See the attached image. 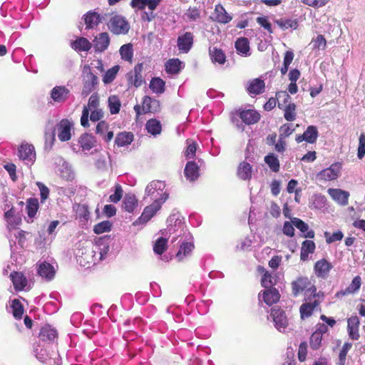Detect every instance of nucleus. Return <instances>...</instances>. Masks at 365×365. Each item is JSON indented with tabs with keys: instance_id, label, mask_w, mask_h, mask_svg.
<instances>
[{
	"instance_id": "2f4dec72",
	"label": "nucleus",
	"mask_w": 365,
	"mask_h": 365,
	"mask_svg": "<svg viewBox=\"0 0 365 365\" xmlns=\"http://www.w3.org/2000/svg\"><path fill=\"white\" fill-rule=\"evenodd\" d=\"M291 222L298 230L303 233V237L305 238L312 239L314 237V232L312 230H309V225L299 218H291Z\"/></svg>"
},
{
	"instance_id": "39448f33",
	"label": "nucleus",
	"mask_w": 365,
	"mask_h": 365,
	"mask_svg": "<svg viewBox=\"0 0 365 365\" xmlns=\"http://www.w3.org/2000/svg\"><path fill=\"white\" fill-rule=\"evenodd\" d=\"M106 23L110 32L115 35L127 34L130 30L128 21L121 15H110Z\"/></svg>"
},
{
	"instance_id": "c03bdc74",
	"label": "nucleus",
	"mask_w": 365,
	"mask_h": 365,
	"mask_svg": "<svg viewBox=\"0 0 365 365\" xmlns=\"http://www.w3.org/2000/svg\"><path fill=\"white\" fill-rule=\"evenodd\" d=\"M210 56L213 63L223 65L226 61V56L222 49L213 48L210 49Z\"/></svg>"
},
{
	"instance_id": "e433bc0d",
	"label": "nucleus",
	"mask_w": 365,
	"mask_h": 365,
	"mask_svg": "<svg viewBox=\"0 0 365 365\" xmlns=\"http://www.w3.org/2000/svg\"><path fill=\"white\" fill-rule=\"evenodd\" d=\"M319 302L317 299L302 304L300 307L301 318L305 319L309 317L316 307L319 306Z\"/></svg>"
},
{
	"instance_id": "1a4fd4ad",
	"label": "nucleus",
	"mask_w": 365,
	"mask_h": 365,
	"mask_svg": "<svg viewBox=\"0 0 365 365\" xmlns=\"http://www.w3.org/2000/svg\"><path fill=\"white\" fill-rule=\"evenodd\" d=\"M18 156L24 164L31 167L36 161V151L33 145L22 144L18 150Z\"/></svg>"
},
{
	"instance_id": "f257e3e1",
	"label": "nucleus",
	"mask_w": 365,
	"mask_h": 365,
	"mask_svg": "<svg viewBox=\"0 0 365 365\" xmlns=\"http://www.w3.org/2000/svg\"><path fill=\"white\" fill-rule=\"evenodd\" d=\"M165 182L161 180H153L145 187V197H150L153 202L165 203L169 197L165 190Z\"/></svg>"
},
{
	"instance_id": "dca6fc26",
	"label": "nucleus",
	"mask_w": 365,
	"mask_h": 365,
	"mask_svg": "<svg viewBox=\"0 0 365 365\" xmlns=\"http://www.w3.org/2000/svg\"><path fill=\"white\" fill-rule=\"evenodd\" d=\"M143 70V64L142 63H139L135 66L133 71L127 74V78L129 83L133 84L135 88L141 86L145 83V80L142 76Z\"/></svg>"
},
{
	"instance_id": "b1692460",
	"label": "nucleus",
	"mask_w": 365,
	"mask_h": 365,
	"mask_svg": "<svg viewBox=\"0 0 365 365\" xmlns=\"http://www.w3.org/2000/svg\"><path fill=\"white\" fill-rule=\"evenodd\" d=\"M332 264L325 259L318 260L314 264V272L317 277L326 279L331 269Z\"/></svg>"
},
{
	"instance_id": "13d9d810",
	"label": "nucleus",
	"mask_w": 365,
	"mask_h": 365,
	"mask_svg": "<svg viewBox=\"0 0 365 365\" xmlns=\"http://www.w3.org/2000/svg\"><path fill=\"white\" fill-rule=\"evenodd\" d=\"M167 239L160 237L155 242L153 245V251L157 255H162L167 249Z\"/></svg>"
},
{
	"instance_id": "0eeeda50",
	"label": "nucleus",
	"mask_w": 365,
	"mask_h": 365,
	"mask_svg": "<svg viewBox=\"0 0 365 365\" xmlns=\"http://www.w3.org/2000/svg\"><path fill=\"white\" fill-rule=\"evenodd\" d=\"M328 331L329 329L325 324L318 323L316 325V330L309 338V346L312 349L318 350L325 344L324 335L327 334Z\"/></svg>"
},
{
	"instance_id": "6e6552de",
	"label": "nucleus",
	"mask_w": 365,
	"mask_h": 365,
	"mask_svg": "<svg viewBox=\"0 0 365 365\" xmlns=\"http://www.w3.org/2000/svg\"><path fill=\"white\" fill-rule=\"evenodd\" d=\"M51 101L52 104H63L66 103L70 96L71 91L65 86H55L49 93Z\"/></svg>"
},
{
	"instance_id": "7c9ffc66",
	"label": "nucleus",
	"mask_w": 365,
	"mask_h": 365,
	"mask_svg": "<svg viewBox=\"0 0 365 365\" xmlns=\"http://www.w3.org/2000/svg\"><path fill=\"white\" fill-rule=\"evenodd\" d=\"M361 285V279L360 276H356L352 279L351 284L345 289L336 292V297H342L348 294H354L358 292Z\"/></svg>"
},
{
	"instance_id": "a878e982",
	"label": "nucleus",
	"mask_w": 365,
	"mask_h": 365,
	"mask_svg": "<svg viewBox=\"0 0 365 365\" xmlns=\"http://www.w3.org/2000/svg\"><path fill=\"white\" fill-rule=\"evenodd\" d=\"M78 142L81 151L87 154V152L90 151L96 145V140L92 134L85 133L79 137Z\"/></svg>"
},
{
	"instance_id": "a18cd8bd",
	"label": "nucleus",
	"mask_w": 365,
	"mask_h": 365,
	"mask_svg": "<svg viewBox=\"0 0 365 365\" xmlns=\"http://www.w3.org/2000/svg\"><path fill=\"white\" fill-rule=\"evenodd\" d=\"M147 131L153 135H159L162 130V125L160 120L154 118L150 119L145 124Z\"/></svg>"
},
{
	"instance_id": "58836bf2",
	"label": "nucleus",
	"mask_w": 365,
	"mask_h": 365,
	"mask_svg": "<svg viewBox=\"0 0 365 365\" xmlns=\"http://www.w3.org/2000/svg\"><path fill=\"white\" fill-rule=\"evenodd\" d=\"M57 336L56 330L50 325L43 326L40 331L39 337L43 341H52Z\"/></svg>"
},
{
	"instance_id": "6e6d98bb",
	"label": "nucleus",
	"mask_w": 365,
	"mask_h": 365,
	"mask_svg": "<svg viewBox=\"0 0 365 365\" xmlns=\"http://www.w3.org/2000/svg\"><path fill=\"white\" fill-rule=\"evenodd\" d=\"M284 111V117L287 121H294L296 119V105L289 103L282 108Z\"/></svg>"
},
{
	"instance_id": "e2e57ef3",
	"label": "nucleus",
	"mask_w": 365,
	"mask_h": 365,
	"mask_svg": "<svg viewBox=\"0 0 365 365\" xmlns=\"http://www.w3.org/2000/svg\"><path fill=\"white\" fill-rule=\"evenodd\" d=\"M276 98L278 101V107L282 109L286 104L289 102L291 98L287 91H279L276 93Z\"/></svg>"
},
{
	"instance_id": "6ab92c4d",
	"label": "nucleus",
	"mask_w": 365,
	"mask_h": 365,
	"mask_svg": "<svg viewBox=\"0 0 365 365\" xmlns=\"http://www.w3.org/2000/svg\"><path fill=\"white\" fill-rule=\"evenodd\" d=\"M328 194L339 205L345 206L349 202V192L339 188H329Z\"/></svg>"
},
{
	"instance_id": "680f3d73",
	"label": "nucleus",
	"mask_w": 365,
	"mask_h": 365,
	"mask_svg": "<svg viewBox=\"0 0 365 365\" xmlns=\"http://www.w3.org/2000/svg\"><path fill=\"white\" fill-rule=\"evenodd\" d=\"M112 223L108 220H105L96 224L94 226L93 231L96 234L100 235L106 232H109L111 229Z\"/></svg>"
},
{
	"instance_id": "ea45409f",
	"label": "nucleus",
	"mask_w": 365,
	"mask_h": 365,
	"mask_svg": "<svg viewBox=\"0 0 365 365\" xmlns=\"http://www.w3.org/2000/svg\"><path fill=\"white\" fill-rule=\"evenodd\" d=\"M133 141V134L130 132L119 133L115 139V144L118 147H124L131 144Z\"/></svg>"
},
{
	"instance_id": "f3484780",
	"label": "nucleus",
	"mask_w": 365,
	"mask_h": 365,
	"mask_svg": "<svg viewBox=\"0 0 365 365\" xmlns=\"http://www.w3.org/2000/svg\"><path fill=\"white\" fill-rule=\"evenodd\" d=\"M194 36L191 32H185L178 37L177 46L179 51L187 53L193 45Z\"/></svg>"
},
{
	"instance_id": "c756f323",
	"label": "nucleus",
	"mask_w": 365,
	"mask_h": 365,
	"mask_svg": "<svg viewBox=\"0 0 365 365\" xmlns=\"http://www.w3.org/2000/svg\"><path fill=\"white\" fill-rule=\"evenodd\" d=\"M184 175L187 180L194 182L200 176V168L194 161H188L184 169Z\"/></svg>"
},
{
	"instance_id": "72a5a7b5",
	"label": "nucleus",
	"mask_w": 365,
	"mask_h": 365,
	"mask_svg": "<svg viewBox=\"0 0 365 365\" xmlns=\"http://www.w3.org/2000/svg\"><path fill=\"white\" fill-rule=\"evenodd\" d=\"M10 277L16 290H23L27 284V279L21 272H14Z\"/></svg>"
},
{
	"instance_id": "37998d69",
	"label": "nucleus",
	"mask_w": 365,
	"mask_h": 365,
	"mask_svg": "<svg viewBox=\"0 0 365 365\" xmlns=\"http://www.w3.org/2000/svg\"><path fill=\"white\" fill-rule=\"evenodd\" d=\"M169 231H175L176 227H180L183 224V217L179 213L171 214L167 220Z\"/></svg>"
},
{
	"instance_id": "774afa93",
	"label": "nucleus",
	"mask_w": 365,
	"mask_h": 365,
	"mask_svg": "<svg viewBox=\"0 0 365 365\" xmlns=\"http://www.w3.org/2000/svg\"><path fill=\"white\" fill-rule=\"evenodd\" d=\"M257 23L264 29H266L269 34H272V25L268 21L267 16H259L256 19Z\"/></svg>"
},
{
	"instance_id": "bf43d9fd",
	"label": "nucleus",
	"mask_w": 365,
	"mask_h": 365,
	"mask_svg": "<svg viewBox=\"0 0 365 365\" xmlns=\"http://www.w3.org/2000/svg\"><path fill=\"white\" fill-rule=\"evenodd\" d=\"M119 66H114L109 68L103 77V81L105 84H109L113 81L115 78L116 75L119 71Z\"/></svg>"
},
{
	"instance_id": "473e14b6",
	"label": "nucleus",
	"mask_w": 365,
	"mask_h": 365,
	"mask_svg": "<svg viewBox=\"0 0 365 365\" xmlns=\"http://www.w3.org/2000/svg\"><path fill=\"white\" fill-rule=\"evenodd\" d=\"M238 54L242 56H250V47L248 39L245 37L239 38L235 43Z\"/></svg>"
},
{
	"instance_id": "4468645a",
	"label": "nucleus",
	"mask_w": 365,
	"mask_h": 365,
	"mask_svg": "<svg viewBox=\"0 0 365 365\" xmlns=\"http://www.w3.org/2000/svg\"><path fill=\"white\" fill-rule=\"evenodd\" d=\"M280 299V294L277 289H269L262 291L258 294L259 303L260 304L264 302L268 306L279 302Z\"/></svg>"
},
{
	"instance_id": "0e129e2a",
	"label": "nucleus",
	"mask_w": 365,
	"mask_h": 365,
	"mask_svg": "<svg viewBox=\"0 0 365 365\" xmlns=\"http://www.w3.org/2000/svg\"><path fill=\"white\" fill-rule=\"evenodd\" d=\"M324 237L327 244H331L336 241H341L344 237V234L340 230L334 232L332 235L329 232H325Z\"/></svg>"
},
{
	"instance_id": "ddd939ff",
	"label": "nucleus",
	"mask_w": 365,
	"mask_h": 365,
	"mask_svg": "<svg viewBox=\"0 0 365 365\" xmlns=\"http://www.w3.org/2000/svg\"><path fill=\"white\" fill-rule=\"evenodd\" d=\"M270 317L273 320L275 328L280 332L285 331V329L288 325V320L285 312L281 309L272 308Z\"/></svg>"
},
{
	"instance_id": "20e7f679",
	"label": "nucleus",
	"mask_w": 365,
	"mask_h": 365,
	"mask_svg": "<svg viewBox=\"0 0 365 365\" xmlns=\"http://www.w3.org/2000/svg\"><path fill=\"white\" fill-rule=\"evenodd\" d=\"M83 83L81 95L84 97L94 91L98 84V78L88 65H85L83 68Z\"/></svg>"
},
{
	"instance_id": "f704fd0d",
	"label": "nucleus",
	"mask_w": 365,
	"mask_h": 365,
	"mask_svg": "<svg viewBox=\"0 0 365 365\" xmlns=\"http://www.w3.org/2000/svg\"><path fill=\"white\" fill-rule=\"evenodd\" d=\"M182 68V62L178 58L169 59L165 64V71L168 74H177Z\"/></svg>"
},
{
	"instance_id": "5701e85b",
	"label": "nucleus",
	"mask_w": 365,
	"mask_h": 365,
	"mask_svg": "<svg viewBox=\"0 0 365 365\" xmlns=\"http://www.w3.org/2000/svg\"><path fill=\"white\" fill-rule=\"evenodd\" d=\"M212 15L213 21L222 24H228L232 19V16L228 14L220 4L215 6Z\"/></svg>"
},
{
	"instance_id": "338daca9",
	"label": "nucleus",
	"mask_w": 365,
	"mask_h": 365,
	"mask_svg": "<svg viewBox=\"0 0 365 365\" xmlns=\"http://www.w3.org/2000/svg\"><path fill=\"white\" fill-rule=\"evenodd\" d=\"M365 155V134L361 133L359 138V147L357 152V157L359 159H362Z\"/></svg>"
},
{
	"instance_id": "49530a36",
	"label": "nucleus",
	"mask_w": 365,
	"mask_h": 365,
	"mask_svg": "<svg viewBox=\"0 0 365 365\" xmlns=\"http://www.w3.org/2000/svg\"><path fill=\"white\" fill-rule=\"evenodd\" d=\"M309 45L312 46V50L314 51L317 52L326 48L327 41L323 35L319 34L312 39Z\"/></svg>"
},
{
	"instance_id": "3c124183",
	"label": "nucleus",
	"mask_w": 365,
	"mask_h": 365,
	"mask_svg": "<svg viewBox=\"0 0 365 365\" xmlns=\"http://www.w3.org/2000/svg\"><path fill=\"white\" fill-rule=\"evenodd\" d=\"M58 172L61 177L66 180H72L74 178V173L71 166L66 161H63L62 165L58 169Z\"/></svg>"
},
{
	"instance_id": "864d4df0",
	"label": "nucleus",
	"mask_w": 365,
	"mask_h": 365,
	"mask_svg": "<svg viewBox=\"0 0 365 365\" xmlns=\"http://www.w3.org/2000/svg\"><path fill=\"white\" fill-rule=\"evenodd\" d=\"M121 58L126 61H130L133 56V46L130 43L123 45L119 50Z\"/></svg>"
},
{
	"instance_id": "69168bd1",
	"label": "nucleus",
	"mask_w": 365,
	"mask_h": 365,
	"mask_svg": "<svg viewBox=\"0 0 365 365\" xmlns=\"http://www.w3.org/2000/svg\"><path fill=\"white\" fill-rule=\"evenodd\" d=\"M123 188L120 185L116 184L114 187V193L110 195L109 200L111 202L117 203L120 200L123 196Z\"/></svg>"
},
{
	"instance_id": "052dcab7",
	"label": "nucleus",
	"mask_w": 365,
	"mask_h": 365,
	"mask_svg": "<svg viewBox=\"0 0 365 365\" xmlns=\"http://www.w3.org/2000/svg\"><path fill=\"white\" fill-rule=\"evenodd\" d=\"M313 206L316 209H322L327 205V198L322 193H316L312 197Z\"/></svg>"
},
{
	"instance_id": "c9c22d12",
	"label": "nucleus",
	"mask_w": 365,
	"mask_h": 365,
	"mask_svg": "<svg viewBox=\"0 0 365 365\" xmlns=\"http://www.w3.org/2000/svg\"><path fill=\"white\" fill-rule=\"evenodd\" d=\"M71 47L76 51H88L92 48V43L85 37H78L71 43Z\"/></svg>"
},
{
	"instance_id": "412c9836",
	"label": "nucleus",
	"mask_w": 365,
	"mask_h": 365,
	"mask_svg": "<svg viewBox=\"0 0 365 365\" xmlns=\"http://www.w3.org/2000/svg\"><path fill=\"white\" fill-rule=\"evenodd\" d=\"M265 83L260 78H254L247 82L246 90L251 96H257L264 91Z\"/></svg>"
},
{
	"instance_id": "79ce46f5",
	"label": "nucleus",
	"mask_w": 365,
	"mask_h": 365,
	"mask_svg": "<svg viewBox=\"0 0 365 365\" xmlns=\"http://www.w3.org/2000/svg\"><path fill=\"white\" fill-rule=\"evenodd\" d=\"M149 88L156 94H162L165 90V82L160 77H154L150 80Z\"/></svg>"
},
{
	"instance_id": "8fccbe9b",
	"label": "nucleus",
	"mask_w": 365,
	"mask_h": 365,
	"mask_svg": "<svg viewBox=\"0 0 365 365\" xmlns=\"http://www.w3.org/2000/svg\"><path fill=\"white\" fill-rule=\"evenodd\" d=\"M275 23L282 30H287L288 29H296L298 27V21L297 19H280L276 20Z\"/></svg>"
},
{
	"instance_id": "393cba45",
	"label": "nucleus",
	"mask_w": 365,
	"mask_h": 365,
	"mask_svg": "<svg viewBox=\"0 0 365 365\" xmlns=\"http://www.w3.org/2000/svg\"><path fill=\"white\" fill-rule=\"evenodd\" d=\"M143 113H155L160 110V103L158 100L145 96L143 100L142 106Z\"/></svg>"
},
{
	"instance_id": "9b49d317",
	"label": "nucleus",
	"mask_w": 365,
	"mask_h": 365,
	"mask_svg": "<svg viewBox=\"0 0 365 365\" xmlns=\"http://www.w3.org/2000/svg\"><path fill=\"white\" fill-rule=\"evenodd\" d=\"M76 256L77 261L83 267H89L91 264H95L98 262L97 255H96L93 248L78 250L76 253Z\"/></svg>"
},
{
	"instance_id": "5fc2aeb1",
	"label": "nucleus",
	"mask_w": 365,
	"mask_h": 365,
	"mask_svg": "<svg viewBox=\"0 0 365 365\" xmlns=\"http://www.w3.org/2000/svg\"><path fill=\"white\" fill-rule=\"evenodd\" d=\"M11 308L14 318L16 319H21L24 314V307L19 299H15L11 301Z\"/></svg>"
},
{
	"instance_id": "2eb2a0df",
	"label": "nucleus",
	"mask_w": 365,
	"mask_h": 365,
	"mask_svg": "<svg viewBox=\"0 0 365 365\" xmlns=\"http://www.w3.org/2000/svg\"><path fill=\"white\" fill-rule=\"evenodd\" d=\"M110 42L108 33L102 32L95 36L93 40L92 46L96 53H102L108 49Z\"/></svg>"
},
{
	"instance_id": "bb28decb",
	"label": "nucleus",
	"mask_w": 365,
	"mask_h": 365,
	"mask_svg": "<svg viewBox=\"0 0 365 365\" xmlns=\"http://www.w3.org/2000/svg\"><path fill=\"white\" fill-rule=\"evenodd\" d=\"M108 239L100 238L96 242V245L93 247L98 261L104 259L110 250V246L108 243Z\"/></svg>"
},
{
	"instance_id": "a19ab883",
	"label": "nucleus",
	"mask_w": 365,
	"mask_h": 365,
	"mask_svg": "<svg viewBox=\"0 0 365 365\" xmlns=\"http://www.w3.org/2000/svg\"><path fill=\"white\" fill-rule=\"evenodd\" d=\"M252 168L247 162L244 161L238 166L237 175L243 180H250L252 178Z\"/></svg>"
},
{
	"instance_id": "de8ad7c7",
	"label": "nucleus",
	"mask_w": 365,
	"mask_h": 365,
	"mask_svg": "<svg viewBox=\"0 0 365 365\" xmlns=\"http://www.w3.org/2000/svg\"><path fill=\"white\" fill-rule=\"evenodd\" d=\"M39 207L38 200L36 198H29L26 202V212L28 217L32 219L36 215Z\"/></svg>"
},
{
	"instance_id": "09e8293b",
	"label": "nucleus",
	"mask_w": 365,
	"mask_h": 365,
	"mask_svg": "<svg viewBox=\"0 0 365 365\" xmlns=\"http://www.w3.org/2000/svg\"><path fill=\"white\" fill-rule=\"evenodd\" d=\"M138 205V200L133 195H127L124 200L123 207L128 212H133Z\"/></svg>"
},
{
	"instance_id": "4c0bfd02",
	"label": "nucleus",
	"mask_w": 365,
	"mask_h": 365,
	"mask_svg": "<svg viewBox=\"0 0 365 365\" xmlns=\"http://www.w3.org/2000/svg\"><path fill=\"white\" fill-rule=\"evenodd\" d=\"M316 248L315 243L312 240H304L302 244L300 251V259L302 261H306L309 255L314 252Z\"/></svg>"
},
{
	"instance_id": "7ed1b4c3",
	"label": "nucleus",
	"mask_w": 365,
	"mask_h": 365,
	"mask_svg": "<svg viewBox=\"0 0 365 365\" xmlns=\"http://www.w3.org/2000/svg\"><path fill=\"white\" fill-rule=\"evenodd\" d=\"M236 115L242 120V122L240 123L239 120L235 116H232V122L235 123L242 131L244 130V125L242 123L246 125H252L257 123L260 119L259 113L253 109H240L236 111Z\"/></svg>"
},
{
	"instance_id": "aec40b11",
	"label": "nucleus",
	"mask_w": 365,
	"mask_h": 365,
	"mask_svg": "<svg viewBox=\"0 0 365 365\" xmlns=\"http://www.w3.org/2000/svg\"><path fill=\"white\" fill-rule=\"evenodd\" d=\"M193 238L192 236L187 237V240L184 241L180 246L179 250L176 254V259L178 261H182L185 258L190 256L194 249Z\"/></svg>"
},
{
	"instance_id": "f8f14e48",
	"label": "nucleus",
	"mask_w": 365,
	"mask_h": 365,
	"mask_svg": "<svg viewBox=\"0 0 365 365\" xmlns=\"http://www.w3.org/2000/svg\"><path fill=\"white\" fill-rule=\"evenodd\" d=\"M341 165L339 163L331 165L317 174V178L319 180L330 181L338 178L340 175Z\"/></svg>"
},
{
	"instance_id": "c85d7f7f",
	"label": "nucleus",
	"mask_w": 365,
	"mask_h": 365,
	"mask_svg": "<svg viewBox=\"0 0 365 365\" xmlns=\"http://www.w3.org/2000/svg\"><path fill=\"white\" fill-rule=\"evenodd\" d=\"M319 133L317 128L314 125H309L302 135H297L296 141L299 143L302 141H306L309 143H314L318 138Z\"/></svg>"
},
{
	"instance_id": "4d7b16f0",
	"label": "nucleus",
	"mask_w": 365,
	"mask_h": 365,
	"mask_svg": "<svg viewBox=\"0 0 365 365\" xmlns=\"http://www.w3.org/2000/svg\"><path fill=\"white\" fill-rule=\"evenodd\" d=\"M108 102L110 113H118L121 106V103L119 98L116 96H111L108 98Z\"/></svg>"
},
{
	"instance_id": "a211bd4d",
	"label": "nucleus",
	"mask_w": 365,
	"mask_h": 365,
	"mask_svg": "<svg viewBox=\"0 0 365 365\" xmlns=\"http://www.w3.org/2000/svg\"><path fill=\"white\" fill-rule=\"evenodd\" d=\"M310 281L307 277L299 276L291 282L292 294L297 297L302 294L309 286Z\"/></svg>"
},
{
	"instance_id": "423d86ee",
	"label": "nucleus",
	"mask_w": 365,
	"mask_h": 365,
	"mask_svg": "<svg viewBox=\"0 0 365 365\" xmlns=\"http://www.w3.org/2000/svg\"><path fill=\"white\" fill-rule=\"evenodd\" d=\"M57 136L61 142H67L72 137V132L74 130V123L71 119L63 118L56 125Z\"/></svg>"
},
{
	"instance_id": "603ef678",
	"label": "nucleus",
	"mask_w": 365,
	"mask_h": 365,
	"mask_svg": "<svg viewBox=\"0 0 365 365\" xmlns=\"http://www.w3.org/2000/svg\"><path fill=\"white\" fill-rule=\"evenodd\" d=\"M264 162L270 170L274 173L279 170L280 165L277 157L274 153H269L264 157Z\"/></svg>"
},
{
	"instance_id": "9d476101",
	"label": "nucleus",
	"mask_w": 365,
	"mask_h": 365,
	"mask_svg": "<svg viewBox=\"0 0 365 365\" xmlns=\"http://www.w3.org/2000/svg\"><path fill=\"white\" fill-rule=\"evenodd\" d=\"M162 202L163 201H160V202H153L152 204L146 206L140 217L133 222V225L136 226L148 222L157 213V212L160 210L163 205Z\"/></svg>"
},
{
	"instance_id": "4be33fe9",
	"label": "nucleus",
	"mask_w": 365,
	"mask_h": 365,
	"mask_svg": "<svg viewBox=\"0 0 365 365\" xmlns=\"http://www.w3.org/2000/svg\"><path fill=\"white\" fill-rule=\"evenodd\" d=\"M360 321L357 316H351L347 319V332L349 336L352 340H358L359 334Z\"/></svg>"
},
{
	"instance_id": "cd10ccee",
	"label": "nucleus",
	"mask_w": 365,
	"mask_h": 365,
	"mask_svg": "<svg viewBox=\"0 0 365 365\" xmlns=\"http://www.w3.org/2000/svg\"><path fill=\"white\" fill-rule=\"evenodd\" d=\"M37 273L42 278L47 281H51L53 279L56 270L53 265L47 262H43L38 264Z\"/></svg>"
},
{
	"instance_id": "f03ea898",
	"label": "nucleus",
	"mask_w": 365,
	"mask_h": 365,
	"mask_svg": "<svg viewBox=\"0 0 365 365\" xmlns=\"http://www.w3.org/2000/svg\"><path fill=\"white\" fill-rule=\"evenodd\" d=\"M110 17V14L98 9L91 10L82 17L86 29L90 30L96 28L99 24L106 23Z\"/></svg>"
}]
</instances>
